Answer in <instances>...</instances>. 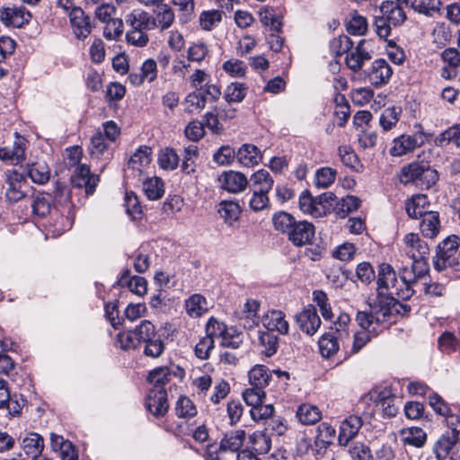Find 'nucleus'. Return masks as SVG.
I'll return each mask as SVG.
<instances>
[{
    "instance_id": "nucleus-53",
    "label": "nucleus",
    "mask_w": 460,
    "mask_h": 460,
    "mask_svg": "<svg viewBox=\"0 0 460 460\" xmlns=\"http://www.w3.org/2000/svg\"><path fill=\"white\" fill-rule=\"evenodd\" d=\"M222 21V12L218 10L203 11L199 15L200 27L205 31H211Z\"/></svg>"
},
{
    "instance_id": "nucleus-27",
    "label": "nucleus",
    "mask_w": 460,
    "mask_h": 460,
    "mask_svg": "<svg viewBox=\"0 0 460 460\" xmlns=\"http://www.w3.org/2000/svg\"><path fill=\"white\" fill-rule=\"evenodd\" d=\"M68 10H70L69 20L73 33L78 40H84L86 38L84 34L86 31V14L84 9L74 6L72 4V7Z\"/></svg>"
},
{
    "instance_id": "nucleus-13",
    "label": "nucleus",
    "mask_w": 460,
    "mask_h": 460,
    "mask_svg": "<svg viewBox=\"0 0 460 460\" xmlns=\"http://www.w3.org/2000/svg\"><path fill=\"white\" fill-rule=\"evenodd\" d=\"M146 409L155 417H163L169 409L165 388H151L146 398Z\"/></svg>"
},
{
    "instance_id": "nucleus-62",
    "label": "nucleus",
    "mask_w": 460,
    "mask_h": 460,
    "mask_svg": "<svg viewBox=\"0 0 460 460\" xmlns=\"http://www.w3.org/2000/svg\"><path fill=\"white\" fill-rule=\"evenodd\" d=\"M222 68L232 77H243L246 73V66L244 62L235 58L225 61Z\"/></svg>"
},
{
    "instance_id": "nucleus-24",
    "label": "nucleus",
    "mask_w": 460,
    "mask_h": 460,
    "mask_svg": "<svg viewBox=\"0 0 460 460\" xmlns=\"http://www.w3.org/2000/svg\"><path fill=\"white\" fill-rule=\"evenodd\" d=\"M382 16L394 27L401 26L407 19L403 8L394 1H385L380 7Z\"/></svg>"
},
{
    "instance_id": "nucleus-28",
    "label": "nucleus",
    "mask_w": 460,
    "mask_h": 460,
    "mask_svg": "<svg viewBox=\"0 0 460 460\" xmlns=\"http://www.w3.org/2000/svg\"><path fill=\"white\" fill-rule=\"evenodd\" d=\"M299 208L302 212L314 217H321L326 214L325 206L314 199L308 191H304L299 197Z\"/></svg>"
},
{
    "instance_id": "nucleus-36",
    "label": "nucleus",
    "mask_w": 460,
    "mask_h": 460,
    "mask_svg": "<svg viewBox=\"0 0 460 460\" xmlns=\"http://www.w3.org/2000/svg\"><path fill=\"white\" fill-rule=\"evenodd\" d=\"M172 376L173 372L168 367H158L149 372L147 380L153 385V388H164Z\"/></svg>"
},
{
    "instance_id": "nucleus-9",
    "label": "nucleus",
    "mask_w": 460,
    "mask_h": 460,
    "mask_svg": "<svg viewBox=\"0 0 460 460\" xmlns=\"http://www.w3.org/2000/svg\"><path fill=\"white\" fill-rule=\"evenodd\" d=\"M218 187L229 193H240L248 184L246 176L237 171H226L217 177Z\"/></svg>"
},
{
    "instance_id": "nucleus-4",
    "label": "nucleus",
    "mask_w": 460,
    "mask_h": 460,
    "mask_svg": "<svg viewBox=\"0 0 460 460\" xmlns=\"http://www.w3.org/2000/svg\"><path fill=\"white\" fill-rule=\"evenodd\" d=\"M438 180L436 170L421 163H411L401 169L399 181L402 184L415 182L420 187L429 189Z\"/></svg>"
},
{
    "instance_id": "nucleus-47",
    "label": "nucleus",
    "mask_w": 460,
    "mask_h": 460,
    "mask_svg": "<svg viewBox=\"0 0 460 460\" xmlns=\"http://www.w3.org/2000/svg\"><path fill=\"white\" fill-rule=\"evenodd\" d=\"M249 441L254 451L259 454H266L271 447L270 438L263 431H254L250 437Z\"/></svg>"
},
{
    "instance_id": "nucleus-63",
    "label": "nucleus",
    "mask_w": 460,
    "mask_h": 460,
    "mask_svg": "<svg viewBox=\"0 0 460 460\" xmlns=\"http://www.w3.org/2000/svg\"><path fill=\"white\" fill-rule=\"evenodd\" d=\"M438 346L442 351H455L460 348V339L451 332H444L438 338Z\"/></svg>"
},
{
    "instance_id": "nucleus-35",
    "label": "nucleus",
    "mask_w": 460,
    "mask_h": 460,
    "mask_svg": "<svg viewBox=\"0 0 460 460\" xmlns=\"http://www.w3.org/2000/svg\"><path fill=\"white\" fill-rule=\"evenodd\" d=\"M420 229L424 236L435 237L439 231L438 214L434 211L424 214L420 223Z\"/></svg>"
},
{
    "instance_id": "nucleus-17",
    "label": "nucleus",
    "mask_w": 460,
    "mask_h": 460,
    "mask_svg": "<svg viewBox=\"0 0 460 460\" xmlns=\"http://www.w3.org/2000/svg\"><path fill=\"white\" fill-rule=\"evenodd\" d=\"M31 18V13L21 6L0 9V20L7 26L22 27L30 22Z\"/></svg>"
},
{
    "instance_id": "nucleus-23",
    "label": "nucleus",
    "mask_w": 460,
    "mask_h": 460,
    "mask_svg": "<svg viewBox=\"0 0 460 460\" xmlns=\"http://www.w3.org/2000/svg\"><path fill=\"white\" fill-rule=\"evenodd\" d=\"M151 153L148 146L137 148L128 162L127 172L132 171L140 176L151 162Z\"/></svg>"
},
{
    "instance_id": "nucleus-18",
    "label": "nucleus",
    "mask_w": 460,
    "mask_h": 460,
    "mask_svg": "<svg viewBox=\"0 0 460 460\" xmlns=\"http://www.w3.org/2000/svg\"><path fill=\"white\" fill-rule=\"evenodd\" d=\"M411 267H403L401 270L402 272V279L407 281L410 287L422 278H425L429 270L427 257L412 258Z\"/></svg>"
},
{
    "instance_id": "nucleus-21",
    "label": "nucleus",
    "mask_w": 460,
    "mask_h": 460,
    "mask_svg": "<svg viewBox=\"0 0 460 460\" xmlns=\"http://www.w3.org/2000/svg\"><path fill=\"white\" fill-rule=\"evenodd\" d=\"M365 40H360L356 48L347 52L345 62L349 69L354 72L360 70L364 63L371 58V55L367 48Z\"/></svg>"
},
{
    "instance_id": "nucleus-20",
    "label": "nucleus",
    "mask_w": 460,
    "mask_h": 460,
    "mask_svg": "<svg viewBox=\"0 0 460 460\" xmlns=\"http://www.w3.org/2000/svg\"><path fill=\"white\" fill-rule=\"evenodd\" d=\"M157 63L153 58L146 59L140 67V72H131L128 75V81L134 86H139L146 80L154 82L157 77Z\"/></svg>"
},
{
    "instance_id": "nucleus-19",
    "label": "nucleus",
    "mask_w": 460,
    "mask_h": 460,
    "mask_svg": "<svg viewBox=\"0 0 460 460\" xmlns=\"http://www.w3.org/2000/svg\"><path fill=\"white\" fill-rule=\"evenodd\" d=\"M296 322L300 330L308 335H314L321 325V319L316 309L309 305L296 315Z\"/></svg>"
},
{
    "instance_id": "nucleus-50",
    "label": "nucleus",
    "mask_w": 460,
    "mask_h": 460,
    "mask_svg": "<svg viewBox=\"0 0 460 460\" xmlns=\"http://www.w3.org/2000/svg\"><path fill=\"white\" fill-rule=\"evenodd\" d=\"M246 91L244 84L234 82L227 85L224 98L227 102H241L246 96Z\"/></svg>"
},
{
    "instance_id": "nucleus-32",
    "label": "nucleus",
    "mask_w": 460,
    "mask_h": 460,
    "mask_svg": "<svg viewBox=\"0 0 460 460\" xmlns=\"http://www.w3.org/2000/svg\"><path fill=\"white\" fill-rule=\"evenodd\" d=\"M400 438L404 445L421 447L426 442L427 435L420 428L410 427L401 429Z\"/></svg>"
},
{
    "instance_id": "nucleus-16",
    "label": "nucleus",
    "mask_w": 460,
    "mask_h": 460,
    "mask_svg": "<svg viewBox=\"0 0 460 460\" xmlns=\"http://www.w3.org/2000/svg\"><path fill=\"white\" fill-rule=\"evenodd\" d=\"M402 249L409 258L427 257L429 253L428 243L418 234L409 233L402 239Z\"/></svg>"
},
{
    "instance_id": "nucleus-60",
    "label": "nucleus",
    "mask_w": 460,
    "mask_h": 460,
    "mask_svg": "<svg viewBox=\"0 0 460 460\" xmlns=\"http://www.w3.org/2000/svg\"><path fill=\"white\" fill-rule=\"evenodd\" d=\"M259 342L263 347L262 352L266 356H272L277 351L278 339L272 332L267 330V332H260Z\"/></svg>"
},
{
    "instance_id": "nucleus-34",
    "label": "nucleus",
    "mask_w": 460,
    "mask_h": 460,
    "mask_svg": "<svg viewBox=\"0 0 460 460\" xmlns=\"http://www.w3.org/2000/svg\"><path fill=\"white\" fill-rule=\"evenodd\" d=\"M187 314L192 318L200 317L208 311V302L199 294H193L185 301Z\"/></svg>"
},
{
    "instance_id": "nucleus-38",
    "label": "nucleus",
    "mask_w": 460,
    "mask_h": 460,
    "mask_svg": "<svg viewBox=\"0 0 460 460\" xmlns=\"http://www.w3.org/2000/svg\"><path fill=\"white\" fill-rule=\"evenodd\" d=\"M299 421L305 425H312L318 422L322 418L321 411L312 404H302L296 411Z\"/></svg>"
},
{
    "instance_id": "nucleus-2",
    "label": "nucleus",
    "mask_w": 460,
    "mask_h": 460,
    "mask_svg": "<svg viewBox=\"0 0 460 460\" xmlns=\"http://www.w3.org/2000/svg\"><path fill=\"white\" fill-rule=\"evenodd\" d=\"M397 314H401L399 308H394L376 298H369L367 306L357 313L355 320L361 329L378 335L384 323L388 322L392 315Z\"/></svg>"
},
{
    "instance_id": "nucleus-26",
    "label": "nucleus",
    "mask_w": 460,
    "mask_h": 460,
    "mask_svg": "<svg viewBox=\"0 0 460 460\" xmlns=\"http://www.w3.org/2000/svg\"><path fill=\"white\" fill-rule=\"evenodd\" d=\"M109 142L105 139L103 133L99 129L91 138L90 156L91 164L96 160H107L109 157Z\"/></svg>"
},
{
    "instance_id": "nucleus-5",
    "label": "nucleus",
    "mask_w": 460,
    "mask_h": 460,
    "mask_svg": "<svg viewBox=\"0 0 460 460\" xmlns=\"http://www.w3.org/2000/svg\"><path fill=\"white\" fill-rule=\"evenodd\" d=\"M115 13V6L110 4H102L94 11V18L105 24L103 36L109 40H117L123 34V20L114 18Z\"/></svg>"
},
{
    "instance_id": "nucleus-14",
    "label": "nucleus",
    "mask_w": 460,
    "mask_h": 460,
    "mask_svg": "<svg viewBox=\"0 0 460 460\" xmlns=\"http://www.w3.org/2000/svg\"><path fill=\"white\" fill-rule=\"evenodd\" d=\"M363 424V420L358 415H349L340 424L338 443L341 447L348 446L358 433Z\"/></svg>"
},
{
    "instance_id": "nucleus-58",
    "label": "nucleus",
    "mask_w": 460,
    "mask_h": 460,
    "mask_svg": "<svg viewBox=\"0 0 460 460\" xmlns=\"http://www.w3.org/2000/svg\"><path fill=\"white\" fill-rule=\"evenodd\" d=\"M313 301L319 307L323 319L332 320L333 314L327 295L322 290H315L313 292Z\"/></svg>"
},
{
    "instance_id": "nucleus-46",
    "label": "nucleus",
    "mask_w": 460,
    "mask_h": 460,
    "mask_svg": "<svg viewBox=\"0 0 460 460\" xmlns=\"http://www.w3.org/2000/svg\"><path fill=\"white\" fill-rule=\"evenodd\" d=\"M440 0H412L411 7L417 13L431 17L434 13L440 10Z\"/></svg>"
},
{
    "instance_id": "nucleus-39",
    "label": "nucleus",
    "mask_w": 460,
    "mask_h": 460,
    "mask_svg": "<svg viewBox=\"0 0 460 460\" xmlns=\"http://www.w3.org/2000/svg\"><path fill=\"white\" fill-rule=\"evenodd\" d=\"M218 213L226 223L232 225L241 214V208L237 202L223 200L219 203Z\"/></svg>"
},
{
    "instance_id": "nucleus-42",
    "label": "nucleus",
    "mask_w": 460,
    "mask_h": 460,
    "mask_svg": "<svg viewBox=\"0 0 460 460\" xmlns=\"http://www.w3.org/2000/svg\"><path fill=\"white\" fill-rule=\"evenodd\" d=\"M245 438L243 430L231 431L225 435L220 442V449L226 451H237L243 445Z\"/></svg>"
},
{
    "instance_id": "nucleus-6",
    "label": "nucleus",
    "mask_w": 460,
    "mask_h": 460,
    "mask_svg": "<svg viewBox=\"0 0 460 460\" xmlns=\"http://www.w3.org/2000/svg\"><path fill=\"white\" fill-rule=\"evenodd\" d=\"M447 430L440 437L434 447L438 460H444L455 445L460 441V416L449 415L446 420Z\"/></svg>"
},
{
    "instance_id": "nucleus-44",
    "label": "nucleus",
    "mask_w": 460,
    "mask_h": 460,
    "mask_svg": "<svg viewBox=\"0 0 460 460\" xmlns=\"http://www.w3.org/2000/svg\"><path fill=\"white\" fill-rule=\"evenodd\" d=\"M143 190L149 199H160L164 194V184L160 178L151 177L143 181Z\"/></svg>"
},
{
    "instance_id": "nucleus-52",
    "label": "nucleus",
    "mask_w": 460,
    "mask_h": 460,
    "mask_svg": "<svg viewBox=\"0 0 460 460\" xmlns=\"http://www.w3.org/2000/svg\"><path fill=\"white\" fill-rule=\"evenodd\" d=\"M179 155L172 148H164L158 155V164L164 170L172 171L179 164Z\"/></svg>"
},
{
    "instance_id": "nucleus-51",
    "label": "nucleus",
    "mask_w": 460,
    "mask_h": 460,
    "mask_svg": "<svg viewBox=\"0 0 460 460\" xmlns=\"http://www.w3.org/2000/svg\"><path fill=\"white\" fill-rule=\"evenodd\" d=\"M31 207L35 215L44 217L53 211L51 208V197L49 195L39 194L33 199Z\"/></svg>"
},
{
    "instance_id": "nucleus-30",
    "label": "nucleus",
    "mask_w": 460,
    "mask_h": 460,
    "mask_svg": "<svg viewBox=\"0 0 460 460\" xmlns=\"http://www.w3.org/2000/svg\"><path fill=\"white\" fill-rule=\"evenodd\" d=\"M429 201L426 195L418 194L412 196L405 204V209L408 216L411 218L422 217L424 214L429 213Z\"/></svg>"
},
{
    "instance_id": "nucleus-31",
    "label": "nucleus",
    "mask_w": 460,
    "mask_h": 460,
    "mask_svg": "<svg viewBox=\"0 0 460 460\" xmlns=\"http://www.w3.org/2000/svg\"><path fill=\"white\" fill-rule=\"evenodd\" d=\"M250 181L252 191L262 193H269L274 183L270 172L264 169L258 170L252 173Z\"/></svg>"
},
{
    "instance_id": "nucleus-49",
    "label": "nucleus",
    "mask_w": 460,
    "mask_h": 460,
    "mask_svg": "<svg viewBox=\"0 0 460 460\" xmlns=\"http://www.w3.org/2000/svg\"><path fill=\"white\" fill-rule=\"evenodd\" d=\"M27 174L33 182L44 184L49 179V169L45 163H35L30 165Z\"/></svg>"
},
{
    "instance_id": "nucleus-56",
    "label": "nucleus",
    "mask_w": 460,
    "mask_h": 460,
    "mask_svg": "<svg viewBox=\"0 0 460 460\" xmlns=\"http://www.w3.org/2000/svg\"><path fill=\"white\" fill-rule=\"evenodd\" d=\"M124 207L131 219L136 220L141 217L142 208L137 195L132 191H127L124 198Z\"/></svg>"
},
{
    "instance_id": "nucleus-57",
    "label": "nucleus",
    "mask_w": 460,
    "mask_h": 460,
    "mask_svg": "<svg viewBox=\"0 0 460 460\" xmlns=\"http://www.w3.org/2000/svg\"><path fill=\"white\" fill-rule=\"evenodd\" d=\"M208 55V48L202 41L193 42L187 50V58L190 62L200 64Z\"/></svg>"
},
{
    "instance_id": "nucleus-33",
    "label": "nucleus",
    "mask_w": 460,
    "mask_h": 460,
    "mask_svg": "<svg viewBox=\"0 0 460 460\" xmlns=\"http://www.w3.org/2000/svg\"><path fill=\"white\" fill-rule=\"evenodd\" d=\"M252 386L264 389L270 384L271 372L264 365H255L248 373Z\"/></svg>"
},
{
    "instance_id": "nucleus-12",
    "label": "nucleus",
    "mask_w": 460,
    "mask_h": 460,
    "mask_svg": "<svg viewBox=\"0 0 460 460\" xmlns=\"http://www.w3.org/2000/svg\"><path fill=\"white\" fill-rule=\"evenodd\" d=\"M314 226L305 220L296 221L288 235V240L297 247L311 244L314 238Z\"/></svg>"
},
{
    "instance_id": "nucleus-55",
    "label": "nucleus",
    "mask_w": 460,
    "mask_h": 460,
    "mask_svg": "<svg viewBox=\"0 0 460 460\" xmlns=\"http://www.w3.org/2000/svg\"><path fill=\"white\" fill-rule=\"evenodd\" d=\"M175 412L179 418L190 419L196 416L197 409L190 398L181 396L176 402Z\"/></svg>"
},
{
    "instance_id": "nucleus-10",
    "label": "nucleus",
    "mask_w": 460,
    "mask_h": 460,
    "mask_svg": "<svg viewBox=\"0 0 460 460\" xmlns=\"http://www.w3.org/2000/svg\"><path fill=\"white\" fill-rule=\"evenodd\" d=\"M124 22L129 30L151 31L157 27L155 18L142 9H134L127 13Z\"/></svg>"
},
{
    "instance_id": "nucleus-37",
    "label": "nucleus",
    "mask_w": 460,
    "mask_h": 460,
    "mask_svg": "<svg viewBox=\"0 0 460 460\" xmlns=\"http://www.w3.org/2000/svg\"><path fill=\"white\" fill-rule=\"evenodd\" d=\"M337 171L332 167H321L315 171L314 184L317 189H327L334 182Z\"/></svg>"
},
{
    "instance_id": "nucleus-54",
    "label": "nucleus",
    "mask_w": 460,
    "mask_h": 460,
    "mask_svg": "<svg viewBox=\"0 0 460 460\" xmlns=\"http://www.w3.org/2000/svg\"><path fill=\"white\" fill-rule=\"evenodd\" d=\"M206 106V98L202 93L193 92L185 98V110L189 113H199Z\"/></svg>"
},
{
    "instance_id": "nucleus-43",
    "label": "nucleus",
    "mask_w": 460,
    "mask_h": 460,
    "mask_svg": "<svg viewBox=\"0 0 460 460\" xmlns=\"http://www.w3.org/2000/svg\"><path fill=\"white\" fill-rule=\"evenodd\" d=\"M272 221L275 230L282 234H286L287 235L289 234L293 228V226L296 222V220L291 214L284 211L275 213Z\"/></svg>"
},
{
    "instance_id": "nucleus-59",
    "label": "nucleus",
    "mask_w": 460,
    "mask_h": 460,
    "mask_svg": "<svg viewBox=\"0 0 460 460\" xmlns=\"http://www.w3.org/2000/svg\"><path fill=\"white\" fill-rule=\"evenodd\" d=\"M135 331H128L118 333L115 345L124 350L135 349L139 345Z\"/></svg>"
},
{
    "instance_id": "nucleus-15",
    "label": "nucleus",
    "mask_w": 460,
    "mask_h": 460,
    "mask_svg": "<svg viewBox=\"0 0 460 460\" xmlns=\"http://www.w3.org/2000/svg\"><path fill=\"white\" fill-rule=\"evenodd\" d=\"M392 75L391 66L382 58L375 60L367 71L368 81L376 87L387 84Z\"/></svg>"
},
{
    "instance_id": "nucleus-3",
    "label": "nucleus",
    "mask_w": 460,
    "mask_h": 460,
    "mask_svg": "<svg viewBox=\"0 0 460 460\" xmlns=\"http://www.w3.org/2000/svg\"><path fill=\"white\" fill-rule=\"evenodd\" d=\"M459 240L457 235L453 234L447 237L438 245L437 252L433 259L435 270L438 271L447 270L453 271L460 270Z\"/></svg>"
},
{
    "instance_id": "nucleus-8",
    "label": "nucleus",
    "mask_w": 460,
    "mask_h": 460,
    "mask_svg": "<svg viewBox=\"0 0 460 460\" xmlns=\"http://www.w3.org/2000/svg\"><path fill=\"white\" fill-rule=\"evenodd\" d=\"M416 127L419 130H417L414 135H402L394 139L393 146L390 149V154L393 156L404 155L424 144L426 136L422 132V128L420 125H417Z\"/></svg>"
},
{
    "instance_id": "nucleus-7",
    "label": "nucleus",
    "mask_w": 460,
    "mask_h": 460,
    "mask_svg": "<svg viewBox=\"0 0 460 460\" xmlns=\"http://www.w3.org/2000/svg\"><path fill=\"white\" fill-rule=\"evenodd\" d=\"M83 156V149L78 146H74L66 149L65 163L69 167H75L74 173L71 176L73 187L83 189L86 188V168L84 164H79Z\"/></svg>"
},
{
    "instance_id": "nucleus-48",
    "label": "nucleus",
    "mask_w": 460,
    "mask_h": 460,
    "mask_svg": "<svg viewBox=\"0 0 460 460\" xmlns=\"http://www.w3.org/2000/svg\"><path fill=\"white\" fill-rule=\"evenodd\" d=\"M155 13V21L157 26L162 30L168 29L174 21V13L170 6L165 4H157Z\"/></svg>"
},
{
    "instance_id": "nucleus-40",
    "label": "nucleus",
    "mask_w": 460,
    "mask_h": 460,
    "mask_svg": "<svg viewBox=\"0 0 460 460\" xmlns=\"http://www.w3.org/2000/svg\"><path fill=\"white\" fill-rule=\"evenodd\" d=\"M339 340L341 339L332 332L323 334L318 341L322 356L330 358L334 355L340 348Z\"/></svg>"
},
{
    "instance_id": "nucleus-64",
    "label": "nucleus",
    "mask_w": 460,
    "mask_h": 460,
    "mask_svg": "<svg viewBox=\"0 0 460 460\" xmlns=\"http://www.w3.org/2000/svg\"><path fill=\"white\" fill-rule=\"evenodd\" d=\"M236 153L230 146H222L213 155V161L219 165L226 166L232 164Z\"/></svg>"
},
{
    "instance_id": "nucleus-41",
    "label": "nucleus",
    "mask_w": 460,
    "mask_h": 460,
    "mask_svg": "<svg viewBox=\"0 0 460 460\" xmlns=\"http://www.w3.org/2000/svg\"><path fill=\"white\" fill-rule=\"evenodd\" d=\"M260 21L269 27L274 32H279L282 27V22L279 16L275 13L273 8L264 6L259 11Z\"/></svg>"
},
{
    "instance_id": "nucleus-22",
    "label": "nucleus",
    "mask_w": 460,
    "mask_h": 460,
    "mask_svg": "<svg viewBox=\"0 0 460 460\" xmlns=\"http://www.w3.org/2000/svg\"><path fill=\"white\" fill-rule=\"evenodd\" d=\"M263 326L270 332H277L279 334H287L289 325L283 312L272 310L262 317Z\"/></svg>"
},
{
    "instance_id": "nucleus-45",
    "label": "nucleus",
    "mask_w": 460,
    "mask_h": 460,
    "mask_svg": "<svg viewBox=\"0 0 460 460\" xmlns=\"http://www.w3.org/2000/svg\"><path fill=\"white\" fill-rule=\"evenodd\" d=\"M400 108L389 107L383 111L379 118V125L384 131L391 130L396 126L401 117Z\"/></svg>"
},
{
    "instance_id": "nucleus-1",
    "label": "nucleus",
    "mask_w": 460,
    "mask_h": 460,
    "mask_svg": "<svg viewBox=\"0 0 460 460\" xmlns=\"http://www.w3.org/2000/svg\"><path fill=\"white\" fill-rule=\"evenodd\" d=\"M376 299L385 303L394 308L406 312L408 306L401 304L398 299L407 300L411 297L414 291L407 281L402 279V272L400 271V279L397 278L394 268L388 263H382L378 268L376 280Z\"/></svg>"
},
{
    "instance_id": "nucleus-29",
    "label": "nucleus",
    "mask_w": 460,
    "mask_h": 460,
    "mask_svg": "<svg viewBox=\"0 0 460 460\" xmlns=\"http://www.w3.org/2000/svg\"><path fill=\"white\" fill-rule=\"evenodd\" d=\"M236 158L243 166L252 167L261 162L262 155L254 145L243 144L236 152Z\"/></svg>"
},
{
    "instance_id": "nucleus-25",
    "label": "nucleus",
    "mask_w": 460,
    "mask_h": 460,
    "mask_svg": "<svg viewBox=\"0 0 460 460\" xmlns=\"http://www.w3.org/2000/svg\"><path fill=\"white\" fill-rule=\"evenodd\" d=\"M44 447L43 437L36 432H28L21 439V448L29 457L42 455Z\"/></svg>"
},
{
    "instance_id": "nucleus-11",
    "label": "nucleus",
    "mask_w": 460,
    "mask_h": 460,
    "mask_svg": "<svg viewBox=\"0 0 460 460\" xmlns=\"http://www.w3.org/2000/svg\"><path fill=\"white\" fill-rule=\"evenodd\" d=\"M14 141L12 147L0 148V160L12 164H19L25 160L27 140L19 133H14Z\"/></svg>"
},
{
    "instance_id": "nucleus-61",
    "label": "nucleus",
    "mask_w": 460,
    "mask_h": 460,
    "mask_svg": "<svg viewBox=\"0 0 460 460\" xmlns=\"http://www.w3.org/2000/svg\"><path fill=\"white\" fill-rule=\"evenodd\" d=\"M134 331L138 338L137 341L139 344L141 342L144 343L146 341H149L150 340L157 337L155 325L147 320L142 321L141 323L137 326Z\"/></svg>"
}]
</instances>
